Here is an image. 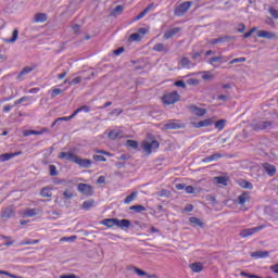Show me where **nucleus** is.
<instances>
[{
    "mask_svg": "<svg viewBox=\"0 0 278 278\" xmlns=\"http://www.w3.org/2000/svg\"><path fill=\"white\" fill-rule=\"evenodd\" d=\"M258 38H266L267 40H277V35L275 33H270L268 30H258Z\"/></svg>",
    "mask_w": 278,
    "mask_h": 278,
    "instance_id": "nucleus-12",
    "label": "nucleus"
},
{
    "mask_svg": "<svg viewBox=\"0 0 278 278\" xmlns=\"http://www.w3.org/2000/svg\"><path fill=\"white\" fill-rule=\"evenodd\" d=\"M186 84H188V86H199V79L189 78V79L186 80Z\"/></svg>",
    "mask_w": 278,
    "mask_h": 278,
    "instance_id": "nucleus-46",
    "label": "nucleus"
},
{
    "mask_svg": "<svg viewBox=\"0 0 278 278\" xmlns=\"http://www.w3.org/2000/svg\"><path fill=\"white\" fill-rule=\"evenodd\" d=\"M269 14H270V16H273V18H278V11H277V9L270 8L269 9Z\"/></svg>",
    "mask_w": 278,
    "mask_h": 278,
    "instance_id": "nucleus-61",
    "label": "nucleus"
},
{
    "mask_svg": "<svg viewBox=\"0 0 278 278\" xmlns=\"http://www.w3.org/2000/svg\"><path fill=\"white\" fill-rule=\"evenodd\" d=\"M16 40H18V29L15 28L13 30L12 38L3 39V42H7L8 45H10V43L16 42Z\"/></svg>",
    "mask_w": 278,
    "mask_h": 278,
    "instance_id": "nucleus-24",
    "label": "nucleus"
},
{
    "mask_svg": "<svg viewBox=\"0 0 278 278\" xmlns=\"http://www.w3.org/2000/svg\"><path fill=\"white\" fill-rule=\"evenodd\" d=\"M220 157H223V154L218 153V152H215L214 154L202 159V162L204 164H207L208 162H218V160H220Z\"/></svg>",
    "mask_w": 278,
    "mask_h": 278,
    "instance_id": "nucleus-18",
    "label": "nucleus"
},
{
    "mask_svg": "<svg viewBox=\"0 0 278 278\" xmlns=\"http://www.w3.org/2000/svg\"><path fill=\"white\" fill-rule=\"evenodd\" d=\"M63 199H73V193L68 190L63 192Z\"/></svg>",
    "mask_w": 278,
    "mask_h": 278,
    "instance_id": "nucleus-62",
    "label": "nucleus"
},
{
    "mask_svg": "<svg viewBox=\"0 0 278 278\" xmlns=\"http://www.w3.org/2000/svg\"><path fill=\"white\" fill-rule=\"evenodd\" d=\"M181 99V96H179V92L177 91H172L168 93H165L162 97V101L164 103V105H173L175 103H177V101H179Z\"/></svg>",
    "mask_w": 278,
    "mask_h": 278,
    "instance_id": "nucleus-3",
    "label": "nucleus"
},
{
    "mask_svg": "<svg viewBox=\"0 0 278 278\" xmlns=\"http://www.w3.org/2000/svg\"><path fill=\"white\" fill-rule=\"evenodd\" d=\"M77 190L80 194H85L86 197H92V194H94V189L88 184H78Z\"/></svg>",
    "mask_w": 278,
    "mask_h": 278,
    "instance_id": "nucleus-5",
    "label": "nucleus"
},
{
    "mask_svg": "<svg viewBox=\"0 0 278 278\" xmlns=\"http://www.w3.org/2000/svg\"><path fill=\"white\" fill-rule=\"evenodd\" d=\"M264 229V226H257L254 228H245L240 231L239 236L241 238H249V236H253L254 233H257V231H262Z\"/></svg>",
    "mask_w": 278,
    "mask_h": 278,
    "instance_id": "nucleus-7",
    "label": "nucleus"
},
{
    "mask_svg": "<svg viewBox=\"0 0 278 278\" xmlns=\"http://www.w3.org/2000/svg\"><path fill=\"white\" fill-rule=\"evenodd\" d=\"M34 71V67L26 66L17 75L16 79H22L24 75H29Z\"/></svg>",
    "mask_w": 278,
    "mask_h": 278,
    "instance_id": "nucleus-29",
    "label": "nucleus"
},
{
    "mask_svg": "<svg viewBox=\"0 0 278 278\" xmlns=\"http://www.w3.org/2000/svg\"><path fill=\"white\" fill-rule=\"evenodd\" d=\"M126 144L130 147V149H138V141L136 140L128 139L126 141Z\"/></svg>",
    "mask_w": 278,
    "mask_h": 278,
    "instance_id": "nucleus-44",
    "label": "nucleus"
},
{
    "mask_svg": "<svg viewBox=\"0 0 278 278\" xmlns=\"http://www.w3.org/2000/svg\"><path fill=\"white\" fill-rule=\"evenodd\" d=\"M190 268L192 273H201L203 270V264L202 263H193L190 265Z\"/></svg>",
    "mask_w": 278,
    "mask_h": 278,
    "instance_id": "nucleus-31",
    "label": "nucleus"
},
{
    "mask_svg": "<svg viewBox=\"0 0 278 278\" xmlns=\"http://www.w3.org/2000/svg\"><path fill=\"white\" fill-rule=\"evenodd\" d=\"M262 168L267 173L268 177H275L277 175V167L270 163H263Z\"/></svg>",
    "mask_w": 278,
    "mask_h": 278,
    "instance_id": "nucleus-8",
    "label": "nucleus"
},
{
    "mask_svg": "<svg viewBox=\"0 0 278 278\" xmlns=\"http://www.w3.org/2000/svg\"><path fill=\"white\" fill-rule=\"evenodd\" d=\"M93 153H100L101 155H108L109 157L112 156V153H110L105 150H100V149H93Z\"/></svg>",
    "mask_w": 278,
    "mask_h": 278,
    "instance_id": "nucleus-52",
    "label": "nucleus"
},
{
    "mask_svg": "<svg viewBox=\"0 0 278 278\" xmlns=\"http://www.w3.org/2000/svg\"><path fill=\"white\" fill-rule=\"evenodd\" d=\"M62 92V89L54 88L51 90V99H55L60 93Z\"/></svg>",
    "mask_w": 278,
    "mask_h": 278,
    "instance_id": "nucleus-49",
    "label": "nucleus"
},
{
    "mask_svg": "<svg viewBox=\"0 0 278 278\" xmlns=\"http://www.w3.org/2000/svg\"><path fill=\"white\" fill-rule=\"evenodd\" d=\"M102 224L109 228L116 227V218H105L102 220Z\"/></svg>",
    "mask_w": 278,
    "mask_h": 278,
    "instance_id": "nucleus-25",
    "label": "nucleus"
},
{
    "mask_svg": "<svg viewBox=\"0 0 278 278\" xmlns=\"http://www.w3.org/2000/svg\"><path fill=\"white\" fill-rule=\"evenodd\" d=\"M163 129L168 131L170 129H186V124L181 119H168L163 125Z\"/></svg>",
    "mask_w": 278,
    "mask_h": 278,
    "instance_id": "nucleus-2",
    "label": "nucleus"
},
{
    "mask_svg": "<svg viewBox=\"0 0 278 278\" xmlns=\"http://www.w3.org/2000/svg\"><path fill=\"white\" fill-rule=\"evenodd\" d=\"M92 157H93L94 162H108V159H105V156H103V155L96 154Z\"/></svg>",
    "mask_w": 278,
    "mask_h": 278,
    "instance_id": "nucleus-55",
    "label": "nucleus"
},
{
    "mask_svg": "<svg viewBox=\"0 0 278 278\" xmlns=\"http://www.w3.org/2000/svg\"><path fill=\"white\" fill-rule=\"evenodd\" d=\"M38 242H40V240H29V239H25L22 244H38Z\"/></svg>",
    "mask_w": 278,
    "mask_h": 278,
    "instance_id": "nucleus-60",
    "label": "nucleus"
},
{
    "mask_svg": "<svg viewBox=\"0 0 278 278\" xmlns=\"http://www.w3.org/2000/svg\"><path fill=\"white\" fill-rule=\"evenodd\" d=\"M269 269L274 271L276 275H278V263L275 265L269 266Z\"/></svg>",
    "mask_w": 278,
    "mask_h": 278,
    "instance_id": "nucleus-64",
    "label": "nucleus"
},
{
    "mask_svg": "<svg viewBox=\"0 0 278 278\" xmlns=\"http://www.w3.org/2000/svg\"><path fill=\"white\" fill-rule=\"evenodd\" d=\"M244 29H247V26L244 25V23H239V24H238L237 31H238L239 34H244Z\"/></svg>",
    "mask_w": 278,
    "mask_h": 278,
    "instance_id": "nucleus-57",
    "label": "nucleus"
},
{
    "mask_svg": "<svg viewBox=\"0 0 278 278\" xmlns=\"http://www.w3.org/2000/svg\"><path fill=\"white\" fill-rule=\"evenodd\" d=\"M77 84H81V76H77L70 81V86H77Z\"/></svg>",
    "mask_w": 278,
    "mask_h": 278,
    "instance_id": "nucleus-50",
    "label": "nucleus"
},
{
    "mask_svg": "<svg viewBox=\"0 0 278 278\" xmlns=\"http://www.w3.org/2000/svg\"><path fill=\"white\" fill-rule=\"evenodd\" d=\"M159 197H165V199H170L172 193L168 189H165L160 192Z\"/></svg>",
    "mask_w": 278,
    "mask_h": 278,
    "instance_id": "nucleus-47",
    "label": "nucleus"
},
{
    "mask_svg": "<svg viewBox=\"0 0 278 278\" xmlns=\"http://www.w3.org/2000/svg\"><path fill=\"white\" fill-rule=\"evenodd\" d=\"M229 60H231L230 56H223V55H218V56H213L208 60V64H211L212 66H214L215 62H229Z\"/></svg>",
    "mask_w": 278,
    "mask_h": 278,
    "instance_id": "nucleus-19",
    "label": "nucleus"
},
{
    "mask_svg": "<svg viewBox=\"0 0 278 278\" xmlns=\"http://www.w3.org/2000/svg\"><path fill=\"white\" fill-rule=\"evenodd\" d=\"M41 197H43L45 199H51L53 197V193L51 192V190H49V188L45 187L41 189L40 191Z\"/></svg>",
    "mask_w": 278,
    "mask_h": 278,
    "instance_id": "nucleus-35",
    "label": "nucleus"
},
{
    "mask_svg": "<svg viewBox=\"0 0 278 278\" xmlns=\"http://www.w3.org/2000/svg\"><path fill=\"white\" fill-rule=\"evenodd\" d=\"M92 207H94V200H87L81 204V210H85L86 212L92 210Z\"/></svg>",
    "mask_w": 278,
    "mask_h": 278,
    "instance_id": "nucleus-23",
    "label": "nucleus"
},
{
    "mask_svg": "<svg viewBox=\"0 0 278 278\" xmlns=\"http://www.w3.org/2000/svg\"><path fill=\"white\" fill-rule=\"evenodd\" d=\"M29 100V97L27 96H24L17 100L14 101V105H21V103H24V101H28Z\"/></svg>",
    "mask_w": 278,
    "mask_h": 278,
    "instance_id": "nucleus-53",
    "label": "nucleus"
},
{
    "mask_svg": "<svg viewBox=\"0 0 278 278\" xmlns=\"http://www.w3.org/2000/svg\"><path fill=\"white\" fill-rule=\"evenodd\" d=\"M129 40H131L132 42H140V40H142V37H140L139 33H134L129 36Z\"/></svg>",
    "mask_w": 278,
    "mask_h": 278,
    "instance_id": "nucleus-41",
    "label": "nucleus"
},
{
    "mask_svg": "<svg viewBox=\"0 0 278 278\" xmlns=\"http://www.w3.org/2000/svg\"><path fill=\"white\" fill-rule=\"evenodd\" d=\"M79 112L88 113V112H90V106L83 105V106L78 108L76 111H74L75 116H77L79 114Z\"/></svg>",
    "mask_w": 278,
    "mask_h": 278,
    "instance_id": "nucleus-43",
    "label": "nucleus"
},
{
    "mask_svg": "<svg viewBox=\"0 0 278 278\" xmlns=\"http://www.w3.org/2000/svg\"><path fill=\"white\" fill-rule=\"evenodd\" d=\"M13 214L14 211H12V207H7L2 210V218H12Z\"/></svg>",
    "mask_w": 278,
    "mask_h": 278,
    "instance_id": "nucleus-37",
    "label": "nucleus"
},
{
    "mask_svg": "<svg viewBox=\"0 0 278 278\" xmlns=\"http://www.w3.org/2000/svg\"><path fill=\"white\" fill-rule=\"evenodd\" d=\"M240 62H247V58H237L229 62V64H238Z\"/></svg>",
    "mask_w": 278,
    "mask_h": 278,
    "instance_id": "nucleus-56",
    "label": "nucleus"
},
{
    "mask_svg": "<svg viewBox=\"0 0 278 278\" xmlns=\"http://www.w3.org/2000/svg\"><path fill=\"white\" fill-rule=\"evenodd\" d=\"M35 23H45L47 22V14L46 13H37L34 17Z\"/></svg>",
    "mask_w": 278,
    "mask_h": 278,
    "instance_id": "nucleus-27",
    "label": "nucleus"
},
{
    "mask_svg": "<svg viewBox=\"0 0 278 278\" xmlns=\"http://www.w3.org/2000/svg\"><path fill=\"white\" fill-rule=\"evenodd\" d=\"M147 16V11L140 12L137 16L134 17V21H140L141 18H144Z\"/></svg>",
    "mask_w": 278,
    "mask_h": 278,
    "instance_id": "nucleus-58",
    "label": "nucleus"
},
{
    "mask_svg": "<svg viewBox=\"0 0 278 278\" xmlns=\"http://www.w3.org/2000/svg\"><path fill=\"white\" fill-rule=\"evenodd\" d=\"M270 255V252L268 251H255L251 253V257H255L256 260H262L265 257H268Z\"/></svg>",
    "mask_w": 278,
    "mask_h": 278,
    "instance_id": "nucleus-21",
    "label": "nucleus"
},
{
    "mask_svg": "<svg viewBox=\"0 0 278 278\" xmlns=\"http://www.w3.org/2000/svg\"><path fill=\"white\" fill-rule=\"evenodd\" d=\"M240 186H241V188H244L245 190H253V184H251L247 180H241Z\"/></svg>",
    "mask_w": 278,
    "mask_h": 278,
    "instance_id": "nucleus-40",
    "label": "nucleus"
},
{
    "mask_svg": "<svg viewBox=\"0 0 278 278\" xmlns=\"http://www.w3.org/2000/svg\"><path fill=\"white\" fill-rule=\"evenodd\" d=\"M191 125L195 129H201V127H212L213 122L211 118H206V119L200 121V122H192Z\"/></svg>",
    "mask_w": 278,
    "mask_h": 278,
    "instance_id": "nucleus-11",
    "label": "nucleus"
},
{
    "mask_svg": "<svg viewBox=\"0 0 278 278\" xmlns=\"http://www.w3.org/2000/svg\"><path fill=\"white\" fill-rule=\"evenodd\" d=\"M227 40H229V37H227V36L218 37L215 39H211L208 41V45H219L220 42H227Z\"/></svg>",
    "mask_w": 278,
    "mask_h": 278,
    "instance_id": "nucleus-26",
    "label": "nucleus"
},
{
    "mask_svg": "<svg viewBox=\"0 0 278 278\" xmlns=\"http://www.w3.org/2000/svg\"><path fill=\"white\" fill-rule=\"evenodd\" d=\"M153 51H156L157 53H168L170 49L164 43H155L153 47Z\"/></svg>",
    "mask_w": 278,
    "mask_h": 278,
    "instance_id": "nucleus-20",
    "label": "nucleus"
},
{
    "mask_svg": "<svg viewBox=\"0 0 278 278\" xmlns=\"http://www.w3.org/2000/svg\"><path fill=\"white\" fill-rule=\"evenodd\" d=\"M148 140H150V142L148 141H143L141 143V149L148 153L149 155H151V153L155 150V149H160V141L153 139V135L148 134L147 136Z\"/></svg>",
    "mask_w": 278,
    "mask_h": 278,
    "instance_id": "nucleus-1",
    "label": "nucleus"
},
{
    "mask_svg": "<svg viewBox=\"0 0 278 278\" xmlns=\"http://www.w3.org/2000/svg\"><path fill=\"white\" fill-rule=\"evenodd\" d=\"M226 125H227V119H219L215 122V129H218V131H223Z\"/></svg>",
    "mask_w": 278,
    "mask_h": 278,
    "instance_id": "nucleus-30",
    "label": "nucleus"
},
{
    "mask_svg": "<svg viewBox=\"0 0 278 278\" xmlns=\"http://www.w3.org/2000/svg\"><path fill=\"white\" fill-rule=\"evenodd\" d=\"M215 181H216V184H219L220 186H227L229 178L225 177V176H217V177H215Z\"/></svg>",
    "mask_w": 278,
    "mask_h": 278,
    "instance_id": "nucleus-36",
    "label": "nucleus"
},
{
    "mask_svg": "<svg viewBox=\"0 0 278 278\" xmlns=\"http://www.w3.org/2000/svg\"><path fill=\"white\" fill-rule=\"evenodd\" d=\"M75 164L80 166V168H90V166H92V161L89 159H81L76 156Z\"/></svg>",
    "mask_w": 278,
    "mask_h": 278,
    "instance_id": "nucleus-10",
    "label": "nucleus"
},
{
    "mask_svg": "<svg viewBox=\"0 0 278 278\" xmlns=\"http://www.w3.org/2000/svg\"><path fill=\"white\" fill-rule=\"evenodd\" d=\"M137 197H138V192H131L128 197H126L125 199H124V203L126 204V205H129V203H131V201H134V200H136L137 199Z\"/></svg>",
    "mask_w": 278,
    "mask_h": 278,
    "instance_id": "nucleus-34",
    "label": "nucleus"
},
{
    "mask_svg": "<svg viewBox=\"0 0 278 278\" xmlns=\"http://www.w3.org/2000/svg\"><path fill=\"white\" fill-rule=\"evenodd\" d=\"M189 222L192 224V225H197L198 227H203V223L201 222V219H199L198 217H190L189 218Z\"/></svg>",
    "mask_w": 278,
    "mask_h": 278,
    "instance_id": "nucleus-42",
    "label": "nucleus"
},
{
    "mask_svg": "<svg viewBox=\"0 0 278 278\" xmlns=\"http://www.w3.org/2000/svg\"><path fill=\"white\" fill-rule=\"evenodd\" d=\"M49 175L51 177H58V175H60L55 165H49Z\"/></svg>",
    "mask_w": 278,
    "mask_h": 278,
    "instance_id": "nucleus-39",
    "label": "nucleus"
},
{
    "mask_svg": "<svg viewBox=\"0 0 278 278\" xmlns=\"http://www.w3.org/2000/svg\"><path fill=\"white\" fill-rule=\"evenodd\" d=\"M125 52V48L124 47H119L116 50L113 51L114 55H121V53Z\"/></svg>",
    "mask_w": 278,
    "mask_h": 278,
    "instance_id": "nucleus-63",
    "label": "nucleus"
},
{
    "mask_svg": "<svg viewBox=\"0 0 278 278\" xmlns=\"http://www.w3.org/2000/svg\"><path fill=\"white\" fill-rule=\"evenodd\" d=\"M75 112L72 114V115H70V116H67V117H59V118H56L53 123H52V127H55V125H58V124H60V123H62V122H68V121H73V118H75Z\"/></svg>",
    "mask_w": 278,
    "mask_h": 278,
    "instance_id": "nucleus-22",
    "label": "nucleus"
},
{
    "mask_svg": "<svg viewBox=\"0 0 278 278\" xmlns=\"http://www.w3.org/2000/svg\"><path fill=\"white\" fill-rule=\"evenodd\" d=\"M249 201H251V192L249 191L242 192L237 199V203L241 206H244V203H249Z\"/></svg>",
    "mask_w": 278,
    "mask_h": 278,
    "instance_id": "nucleus-9",
    "label": "nucleus"
},
{
    "mask_svg": "<svg viewBox=\"0 0 278 278\" xmlns=\"http://www.w3.org/2000/svg\"><path fill=\"white\" fill-rule=\"evenodd\" d=\"M269 127H273V121H261L252 124L253 131H264V129H268Z\"/></svg>",
    "mask_w": 278,
    "mask_h": 278,
    "instance_id": "nucleus-6",
    "label": "nucleus"
},
{
    "mask_svg": "<svg viewBox=\"0 0 278 278\" xmlns=\"http://www.w3.org/2000/svg\"><path fill=\"white\" fill-rule=\"evenodd\" d=\"M75 240H77V236L63 237L61 242H75Z\"/></svg>",
    "mask_w": 278,
    "mask_h": 278,
    "instance_id": "nucleus-48",
    "label": "nucleus"
},
{
    "mask_svg": "<svg viewBox=\"0 0 278 278\" xmlns=\"http://www.w3.org/2000/svg\"><path fill=\"white\" fill-rule=\"evenodd\" d=\"M37 214H38V208H27L24 213V216L31 218L33 216H36Z\"/></svg>",
    "mask_w": 278,
    "mask_h": 278,
    "instance_id": "nucleus-38",
    "label": "nucleus"
},
{
    "mask_svg": "<svg viewBox=\"0 0 278 278\" xmlns=\"http://www.w3.org/2000/svg\"><path fill=\"white\" fill-rule=\"evenodd\" d=\"M192 7V2L186 1L180 3L178 7L175 8L174 10V15L175 16H184L188 10Z\"/></svg>",
    "mask_w": 278,
    "mask_h": 278,
    "instance_id": "nucleus-4",
    "label": "nucleus"
},
{
    "mask_svg": "<svg viewBox=\"0 0 278 278\" xmlns=\"http://www.w3.org/2000/svg\"><path fill=\"white\" fill-rule=\"evenodd\" d=\"M174 85L177 86V88L186 89V81H184V80H177L174 83Z\"/></svg>",
    "mask_w": 278,
    "mask_h": 278,
    "instance_id": "nucleus-59",
    "label": "nucleus"
},
{
    "mask_svg": "<svg viewBox=\"0 0 278 278\" xmlns=\"http://www.w3.org/2000/svg\"><path fill=\"white\" fill-rule=\"evenodd\" d=\"M134 273H136V275H138V277H144L147 275V271L138 268V267H132Z\"/></svg>",
    "mask_w": 278,
    "mask_h": 278,
    "instance_id": "nucleus-45",
    "label": "nucleus"
},
{
    "mask_svg": "<svg viewBox=\"0 0 278 278\" xmlns=\"http://www.w3.org/2000/svg\"><path fill=\"white\" fill-rule=\"evenodd\" d=\"M180 65L186 68V66H190V59L184 56L180 61Z\"/></svg>",
    "mask_w": 278,
    "mask_h": 278,
    "instance_id": "nucleus-51",
    "label": "nucleus"
},
{
    "mask_svg": "<svg viewBox=\"0 0 278 278\" xmlns=\"http://www.w3.org/2000/svg\"><path fill=\"white\" fill-rule=\"evenodd\" d=\"M190 112L192 114H195V116H205V114H207V110L203 109V108H199L194 104H192L190 108H189Z\"/></svg>",
    "mask_w": 278,
    "mask_h": 278,
    "instance_id": "nucleus-14",
    "label": "nucleus"
},
{
    "mask_svg": "<svg viewBox=\"0 0 278 278\" xmlns=\"http://www.w3.org/2000/svg\"><path fill=\"white\" fill-rule=\"evenodd\" d=\"M110 140H116V138H123V131L118 130H111L109 132Z\"/></svg>",
    "mask_w": 278,
    "mask_h": 278,
    "instance_id": "nucleus-28",
    "label": "nucleus"
},
{
    "mask_svg": "<svg viewBox=\"0 0 278 278\" xmlns=\"http://www.w3.org/2000/svg\"><path fill=\"white\" fill-rule=\"evenodd\" d=\"M129 210H131L132 212H136L137 214H140L142 212H147V207H144L140 204L132 205V206L129 207Z\"/></svg>",
    "mask_w": 278,
    "mask_h": 278,
    "instance_id": "nucleus-33",
    "label": "nucleus"
},
{
    "mask_svg": "<svg viewBox=\"0 0 278 278\" xmlns=\"http://www.w3.org/2000/svg\"><path fill=\"white\" fill-rule=\"evenodd\" d=\"M60 160H67V162H74L77 160V155L72 152H61L59 155Z\"/></svg>",
    "mask_w": 278,
    "mask_h": 278,
    "instance_id": "nucleus-13",
    "label": "nucleus"
},
{
    "mask_svg": "<svg viewBox=\"0 0 278 278\" xmlns=\"http://www.w3.org/2000/svg\"><path fill=\"white\" fill-rule=\"evenodd\" d=\"M179 31H181L180 27H174V28L168 29L167 31H165L163 38L165 40H168V39L173 38L174 36H177V34H179Z\"/></svg>",
    "mask_w": 278,
    "mask_h": 278,
    "instance_id": "nucleus-17",
    "label": "nucleus"
},
{
    "mask_svg": "<svg viewBox=\"0 0 278 278\" xmlns=\"http://www.w3.org/2000/svg\"><path fill=\"white\" fill-rule=\"evenodd\" d=\"M255 31H257V27H253L250 31L244 33L243 38H251V36H253V34H255Z\"/></svg>",
    "mask_w": 278,
    "mask_h": 278,
    "instance_id": "nucleus-54",
    "label": "nucleus"
},
{
    "mask_svg": "<svg viewBox=\"0 0 278 278\" xmlns=\"http://www.w3.org/2000/svg\"><path fill=\"white\" fill-rule=\"evenodd\" d=\"M18 155H23V151L0 154V162H9V160H12V157H16Z\"/></svg>",
    "mask_w": 278,
    "mask_h": 278,
    "instance_id": "nucleus-15",
    "label": "nucleus"
},
{
    "mask_svg": "<svg viewBox=\"0 0 278 278\" xmlns=\"http://www.w3.org/2000/svg\"><path fill=\"white\" fill-rule=\"evenodd\" d=\"M115 227H119V229H129L131 227V220L116 218Z\"/></svg>",
    "mask_w": 278,
    "mask_h": 278,
    "instance_id": "nucleus-16",
    "label": "nucleus"
},
{
    "mask_svg": "<svg viewBox=\"0 0 278 278\" xmlns=\"http://www.w3.org/2000/svg\"><path fill=\"white\" fill-rule=\"evenodd\" d=\"M123 10H125V7L119 4L113 9L111 14H112V16H121V14H123Z\"/></svg>",
    "mask_w": 278,
    "mask_h": 278,
    "instance_id": "nucleus-32",
    "label": "nucleus"
}]
</instances>
